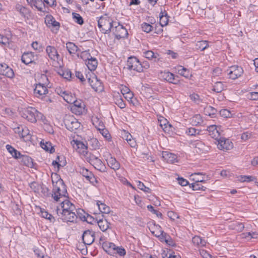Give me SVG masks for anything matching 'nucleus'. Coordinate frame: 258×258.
Returning a JSON list of instances; mask_svg holds the SVG:
<instances>
[{"label": "nucleus", "mask_w": 258, "mask_h": 258, "mask_svg": "<svg viewBox=\"0 0 258 258\" xmlns=\"http://www.w3.org/2000/svg\"><path fill=\"white\" fill-rule=\"evenodd\" d=\"M21 116L32 123H35L37 119H43V115L35 108L28 107L22 108L20 111Z\"/></svg>", "instance_id": "1"}, {"label": "nucleus", "mask_w": 258, "mask_h": 258, "mask_svg": "<svg viewBox=\"0 0 258 258\" xmlns=\"http://www.w3.org/2000/svg\"><path fill=\"white\" fill-rule=\"evenodd\" d=\"M52 182L53 184V188L52 189V197L54 200L56 202H58L61 198H67L68 197L67 187L63 180L59 178L56 182L55 184L53 180Z\"/></svg>", "instance_id": "2"}, {"label": "nucleus", "mask_w": 258, "mask_h": 258, "mask_svg": "<svg viewBox=\"0 0 258 258\" xmlns=\"http://www.w3.org/2000/svg\"><path fill=\"white\" fill-rule=\"evenodd\" d=\"M117 23L113 21L108 17L102 16L98 20V26L102 33L108 34L112 29L113 25Z\"/></svg>", "instance_id": "3"}, {"label": "nucleus", "mask_w": 258, "mask_h": 258, "mask_svg": "<svg viewBox=\"0 0 258 258\" xmlns=\"http://www.w3.org/2000/svg\"><path fill=\"white\" fill-rule=\"evenodd\" d=\"M64 123L66 128L71 132H75L78 129L81 123L73 116H66L64 119Z\"/></svg>", "instance_id": "4"}, {"label": "nucleus", "mask_w": 258, "mask_h": 258, "mask_svg": "<svg viewBox=\"0 0 258 258\" xmlns=\"http://www.w3.org/2000/svg\"><path fill=\"white\" fill-rule=\"evenodd\" d=\"M81 57L83 58L86 57V64L88 69L91 71H94L97 66V60L94 57H92L90 54L87 51H83L81 53Z\"/></svg>", "instance_id": "5"}, {"label": "nucleus", "mask_w": 258, "mask_h": 258, "mask_svg": "<svg viewBox=\"0 0 258 258\" xmlns=\"http://www.w3.org/2000/svg\"><path fill=\"white\" fill-rule=\"evenodd\" d=\"M114 25H113L112 31L115 35V37L118 40L126 38L128 34L126 28L120 25L119 23H117V26Z\"/></svg>", "instance_id": "6"}, {"label": "nucleus", "mask_w": 258, "mask_h": 258, "mask_svg": "<svg viewBox=\"0 0 258 258\" xmlns=\"http://www.w3.org/2000/svg\"><path fill=\"white\" fill-rule=\"evenodd\" d=\"M126 66L129 70H134L138 72H142L141 63L136 57H129L126 62Z\"/></svg>", "instance_id": "7"}, {"label": "nucleus", "mask_w": 258, "mask_h": 258, "mask_svg": "<svg viewBox=\"0 0 258 258\" xmlns=\"http://www.w3.org/2000/svg\"><path fill=\"white\" fill-rule=\"evenodd\" d=\"M76 210L75 206L72 204L68 199H65L61 202L60 208H57L56 213L58 216H60L59 213L61 212H67V211H73Z\"/></svg>", "instance_id": "8"}, {"label": "nucleus", "mask_w": 258, "mask_h": 258, "mask_svg": "<svg viewBox=\"0 0 258 258\" xmlns=\"http://www.w3.org/2000/svg\"><path fill=\"white\" fill-rule=\"evenodd\" d=\"M216 142L217 147L219 150L227 151L233 148V143L229 139L220 138Z\"/></svg>", "instance_id": "9"}, {"label": "nucleus", "mask_w": 258, "mask_h": 258, "mask_svg": "<svg viewBox=\"0 0 258 258\" xmlns=\"http://www.w3.org/2000/svg\"><path fill=\"white\" fill-rule=\"evenodd\" d=\"M230 78L235 80L240 77L243 73L242 68L238 66H232L227 70Z\"/></svg>", "instance_id": "10"}, {"label": "nucleus", "mask_w": 258, "mask_h": 258, "mask_svg": "<svg viewBox=\"0 0 258 258\" xmlns=\"http://www.w3.org/2000/svg\"><path fill=\"white\" fill-rule=\"evenodd\" d=\"M72 112L76 115H81L85 112V105L81 100H75L71 107Z\"/></svg>", "instance_id": "11"}, {"label": "nucleus", "mask_w": 258, "mask_h": 258, "mask_svg": "<svg viewBox=\"0 0 258 258\" xmlns=\"http://www.w3.org/2000/svg\"><path fill=\"white\" fill-rule=\"evenodd\" d=\"M59 218L65 222H74L77 219V216L75 211L61 212L59 213Z\"/></svg>", "instance_id": "12"}, {"label": "nucleus", "mask_w": 258, "mask_h": 258, "mask_svg": "<svg viewBox=\"0 0 258 258\" xmlns=\"http://www.w3.org/2000/svg\"><path fill=\"white\" fill-rule=\"evenodd\" d=\"M160 77L162 80H165L170 83L178 84L179 82V80L177 79L178 77L177 76H175L173 74L169 72H161Z\"/></svg>", "instance_id": "13"}, {"label": "nucleus", "mask_w": 258, "mask_h": 258, "mask_svg": "<svg viewBox=\"0 0 258 258\" xmlns=\"http://www.w3.org/2000/svg\"><path fill=\"white\" fill-rule=\"evenodd\" d=\"M88 82L92 88L95 91H101L103 89L102 82L98 80L97 77L93 74L91 78H88Z\"/></svg>", "instance_id": "14"}, {"label": "nucleus", "mask_w": 258, "mask_h": 258, "mask_svg": "<svg viewBox=\"0 0 258 258\" xmlns=\"http://www.w3.org/2000/svg\"><path fill=\"white\" fill-rule=\"evenodd\" d=\"M82 240L85 244H91L95 240V232L90 230L85 231L82 235Z\"/></svg>", "instance_id": "15"}, {"label": "nucleus", "mask_w": 258, "mask_h": 258, "mask_svg": "<svg viewBox=\"0 0 258 258\" xmlns=\"http://www.w3.org/2000/svg\"><path fill=\"white\" fill-rule=\"evenodd\" d=\"M0 74L9 78H13L14 77L13 69L5 63H0Z\"/></svg>", "instance_id": "16"}, {"label": "nucleus", "mask_w": 258, "mask_h": 258, "mask_svg": "<svg viewBox=\"0 0 258 258\" xmlns=\"http://www.w3.org/2000/svg\"><path fill=\"white\" fill-rule=\"evenodd\" d=\"M46 51L49 56V57L54 61H57L59 57L56 48L52 46L48 45L46 47Z\"/></svg>", "instance_id": "17"}, {"label": "nucleus", "mask_w": 258, "mask_h": 258, "mask_svg": "<svg viewBox=\"0 0 258 258\" xmlns=\"http://www.w3.org/2000/svg\"><path fill=\"white\" fill-rule=\"evenodd\" d=\"M115 246L114 243L108 241L103 242L102 244L104 250L111 255H114L115 253Z\"/></svg>", "instance_id": "18"}, {"label": "nucleus", "mask_w": 258, "mask_h": 258, "mask_svg": "<svg viewBox=\"0 0 258 258\" xmlns=\"http://www.w3.org/2000/svg\"><path fill=\"white\" fill-rule=\"evenodd\" d=\"M75 144L76 145L77 148L76 150L80 154L85 155L88 154V146L87 144H85V143L79 141H74Z\"/></svg>", "instance_id": "19"}, {"label": "nucleus", "mask_w": 258, "mask_h": 258, "mask_svg": "<svg viewBox=\"0 0 258 258\" xmlns=\"http://www.w3.org/2000/svg\"><path fill=\"white\" fill-rule=\"evenodd\" d=\"M207 131L209 132V135L211 138L214 139L216 141L220 138V134L217 130V127L215 125H209L207 127Z\"/></svg>", "instance_id": "20"}, {"label": "nucleus", "mask_w": 258, "mask_h": 258, "mask_svg": "<svg viewBox=\"0 0 258 258\" xmlns=\"http://www.w3.org/2000/svg\"><path fill=\"white\" fill-rule=\"evenodd\" d=\"M154 227H155L158 231H152L151 228H149L151 232L152 233V234L155 235L156 237H159L160 236H161V238H164L165 240L166 243L168 242V239L169 238V236L167 235V234L165 232H164L163 231L161 230V227L159 225H154Z\"/></svg>", "instance_id": "21"}, {"label": "nucleus", "mask_w": 258, "mask_h": 258, "mask_svg": "<svg viewBox=\"0 0 258 258\" xmlns=\"http://www.w3.org/2000/svg\"><path fill=\"white\" fill-rule=\"evenodd\" d=\"M34 53L32 52H25L21 57L22 61L26 64L32 63L34 60Z\"/></svg>", "instance_id": "22"}, {"label": "nucleus", "mask_w": 258, "mask_h": 258, "mask_svg": "<svg viewBox=\"0 0 258 258\" xmlns=\"http://www.w3.org/2000/svg\"><path fill=\"white\" fill-rule=\"evenodd\" d=\"M34 92L36 95H38L37 97H39L47 94L48 89L44 85L41 84H38L35 86Z\"/></svg>", "instance_id": "23"}, {"label": "nucleus", "mask_w": 258, "mask_h": 258, "mask_svg": "<svg viewBox=\"0 0 258 258\" xmlns=\"http://www.w3.org/2000/svg\"><path fill=\"white\" fill-rule=\"evenodd\" d=\"M162 157L168 163H174L177 161L176 156L174 154L168 152H163L162 153Z\"/></svg>", "instance_id": "24"}, {"label": "nucleus", "mask_w": 258, "mask_h": 258, "mask_svg": "<svg viewBox=\"0 0 258 258\" xmlns=\"http://www.w3.org/2000/svg\"><path fill=\"white\" fill-rule=\"evenodd\" d=\"M19 159H20V162L24 165L30 168H32L34 166L32 159L27 155H21V157Z\"/></svg>", "instance_id": "25"}, {"label": "nucleus", "mask_w": 258, "mask_h": 258, "mask_svg": "<svg viewBox=\"0 0 258 258\" xmlns=\"http://www.w3.org/2000/svg\"><path fill=\"white\" fill-rule=\"evenodd\" d=\"M92 165H93L95 169L101 171V172H105L106 167L102 162V161L99 159L98 157L96 159L94 160L93 161L90 163Z\"/></svg>", "instance_id": "26"}, {"label": "nucleus", "mask_w": 258, "mask_h": 258, "mask_svg": "<svg viewBox=\"0 0 258 258\" xmlns=\"http://www.w3.org/2000/svg\"><path fill=\"white\" fill-rule=\"evenodd\" d=\"M6 148L8 151L15 159H19L20 158V157H21L22 154H21V153L19 151H17L16 149H15L11 145H6Z\"/></svg>", "instance_id": "27"}, {"label": "nucleus", "mask_w": 258, "mask_h": 258, "mask_svg": "<svg viewBox=\"0 0 258 258\" xmlns=\"http://www.w3.org/2000/svg\"><path fill=\"white\" fill-rule=\"evenodd\" d=\"M33 6L35 7L39 11L44 13H47V8H45L44 3L42 0H37L33 3Z\"/></svg>", "instance_id": "28"}, {"label": "nucleus", "mask_w": 258, "mask_h": 258, "mask_svg": "<svg viewBox=\"0 0 258 258\" xmlns=\"http://www.w3.org/2000/svg\"><path fill=\"white\" fill-rule=\"evenodd\" d=\"M97 223L100 229L103 232L110 228V223L106 219H100L97 221Z\"/></svg>", "instance_id": "29"}, {"label": "nucleus", "mask_w": 258, "mask_h": 258, "mask_svg": "<svg viewBox=\"0 0 258 258\" xmlns=\"http://www.w3.org/2000/svg\"><path fill=\"white\" fill-rule=\"evenodd\" d=\"M66 48L69 53L71 55L75 54L77 52L80 51L77 46L71 42H68L66 43Z\"/></svg>", "instance_id": "30"}, {"label": "nucleus", "mask_w": 258, "mask_h": 258, "mask_svg": "<svg viewBox=\"0 0 258 258\" xmlns=\"http://www.w3.org/2000/svg\"><path fill=\"white\" fill-rule=\"evenodd\" d=\"M40 146L42 149L47 152H49L50 153H53L55 151L54 147L52 146V144L50 142H44V141H41L40 143Z\"/></svg>", "instance_id": "31"}, {"label": "nucleus", "mask_w": 258, "mask_h": 258, "mask_svg": "<svg viewBox=\"0 0 258 258\" xmlns=\"http://www.w3.org/2000/svg\"><path fill=\"white\" fill-rule=\"evenodd\" d=\"M45 22L47 25H49V26H52L53 27H59L60 25L59 23L56 21L54 18L51 15L46 16Z\"/></svg>", "instance_id": "32"}, {"label": "nucleus", "mask_w": 258, "mask_h": 258, "mask_svg": "<svg viewBox=\"0 0 258 258\" xmlns=\"http://www.w3.org/2000/svg\"><path fill=\"white\" fill-rule=\"evenodd\" d=\"M144 56L146 58L148 59H154L155 61H159L160 58L159 57V55L158 53H155L151 50L146 51L144 52Z\"/></svg>", "instance_id": "33"}, {"label": "nucleus", "mask_w": 258, "mask_h": 258, "mask_svg": "<svg viewBox=\"0 0 258 258\" xmlns=\"http://www.w3.org/2000/svg\"><path fill=\"white\" fill-rule=\"evenodd\" d=\"M107 163L109 166L114 170L118 169L120 167V164L119 162H117L114 158L112 157L108 159Z\"/></svg>", "instance_id": "34"}, {"label": "nucleus", "mask_w": 258, "mask_h": 258, "mask_svg": "<svg viewBox=\"0 0 258 258\" xmlns=\"http://www.w3.org/2000/svg\"><path fill=\"white\" fill-rule=\"evenodd\" d=\"M204 112L206 115H209L210 117L213 118L215 117V115L217 112V110L214 107L211 106H208L204 108Z\"/></svg>", "instance_id": "35"}, {"label": "nucleus", "mask_w": 258, "mask_h": 258, "mask_svg": "<svg viewBox=\"0 0 258 258\" xmlns=\"http://www.w3.org/2000/svg\"><path fill=\"white\" fill-rule=\"evenodd\" d=\"M97 205L98 207L99 211L102 213L108 214L110 212V208L109 207L106 205L105 204L101 203L100 201L97 202Z\"/></svg>", "instance_id": "36"}, {"label": "nucleus", "mask_w": 258, "mask_h": 258, "mask_svg": "<svg viewBox=\"0 0 258 258\" xmlns=\"http://www.w3.org/2000/svg\"><path fill=\"white\" fill-rule=\"evenodd\" d=\"M160 17V24L162 27L167 25L168 22V18L167 13L164 11H161L159 15Z\"/></svg>", "instance_id": "37"}, {"label": "nucleus", "mask_w": 258, "mask_h": 258, "mask_svg": "<svg viewBox=\"0 0 258 258\" xmlns=\"http://www.w3.org/2000/svg\"><path fill=\"white\" fill-rule=\"evenodd\" d=\"M114 101L119 108L123 109L125 107V103L119 94L114 97Z\"/></svg>", "instance_id": "38"}, {"label": "nucleus", "mask_w": 258, "mask_h": 258, "mask_svg": "<svg viewBox=\"0 0 258 258\" xmlns=\"http://www.w3.org/2000/svg\"><path fill=\"white\" fill-rule=\"evenodd\" d=\"M209 47L208 41L206 40H202L198 41L195 45L197 49H200L201 51L205 50Z\"/></svg>", "instance_id": "39"}, {"label": "nucleus", "mask_w": 258, "mask_h": 258, "mask_svg": "<svg viewBox=\"0 0 258 258\" xmlns=\"http://www.w3.org/2000/svg\"><path fill=\"white\" fill-rule=\"evenodd\" d=\"M192 241L195 245L199 246H204L206 244V241L199 236H195Z\"/></svg>", "instance_id": "40"}, {"label": "nucleus", "mask_w": 258, "mask_h": 258, "mask_svg": "<svg viewBox=\"0 0 258 258\" xmlns=\"http://www.w3.org/2000/svg\"><path fill=\"white\" fill-rule=\"evenodd\" d=\"M16 9L23 17H26L29 13V11L27 8L20 5H16Z\"/></svg>", "instance_id": "41"}, {"label": "nucleus", "mask_w": 258, "mask_h": 258, "mask_svg": "<svg viewBox=\"0 0 258 258\" xmlns=\"http://www.w3.org/2000/svg\"><path fill=\"white\" fill-rule=\"evenodd\" d=\"M189 186L191 187L194 190H202L205 191L207 188L206 187L203 186L201 183H199V181H196L192 183Z\"/></svg>", "instance_id": "42"}, {"label": "nucleus", "mask_w": 258, "mask_h": 258, "mask_svg": "<svg viewBox=\"0 0 258 258\" xmlns=\"http://www.w3.org/2000/svg\"><path fill=\"white\" fill-rule=\"evenodd\" d=\"M224 90V85L221 82H217L213 86V90L217 93L221 92Z\"/></svg>", "instance_id": "43"}, {"label": "nucleus", "mask_w": 258, "mask_h": 258, "mask_svg": "<svg viewBox=\"0 0 258 258\" xmlns=\"http://www.w3.org/2000/svg\"><path fill=\"white\" fill-rule=\"evenodd\" d=\"M73 18L75 22L79 25H83L84 24V20L80 14L76 13H73Z\"/></svg>", "instance_id": "44"}, {"label": "nucleus", "mask_w": 258, "mask_h": 258, "mask_svg": "<svg viewBox=\"0 0 258 258\" xmlns=\"http://www.w3.org/2000/svg\"><path fill=\"white\" fill-rule=\"evenodd\" d=\"M191 123L194 125H198L201 124L202 121V118L200 114H196L191 118Z\"/></svg>", "instance_id": "45"}, {"label": "nucleus", "mask_w": 258, "mask_h": 258, "mask_svg": "<svg viewBox=\"0 0 258 258\" xmlns=\"http://www.w3.org/2000/svg\"><path fill=\"white\" fill-rule=\"evenodd\" d=\"M178 73L181 76L185 78H188L189 76V71L187 69L182 66L178 67Z\"/></svg>", "instance_id": "46"}, {"label": "nucleus", "mask_w": 258, "mask_h": 258, "mask_svg": "<svg viewBox=\"0 0 258 258\" xmlns=\"http://www.w3.org/2000/svg\"><path fill=\"white\" fill-rule=\"evenodd\" d=\"M64 158L63 156H57L56 158V160L53 161L52 164L54 166L56 165L58 168H59L60 167H63L64 166L66 165V161L63 162L62 164L60 163H59V159H64Z\"/></svg>", "instance_id": "47"}, {"label": "nucleus", "mask_w": 258, "mask_h": 258, "mask_svg": "<svg viewBox=\"0 0 258 258\" xmlns=\"http://www.w3.org/2000/svg\"><path fill=\"white\" fill-rule=\"evenodd\" d=\"M41 213L42 217L49 220L51 222H54L55 221L54 217H53V216L51 214L48 213L47 212L41 210Z\"/></svg>", "instance_id": "48"}, {"label": "nucleus", "mask_w": 258, "mask_h": 258, "mask_svg": "<svg viewBox=\"0 0 258 258\" xmlns=\"http://www.w3.org/2000/svg\"><path fill=\"white\" fill-rule=\"evenodd\" d=\"M76 211L77 212V218L79 217L82 221H85L87 214L81 209H79L78 210H76Z\"/></svg>", "instance_id": "49"}, {"label": "nucleus", "mask_w": 258, "mask_h": 258, "mask_svg": "<svg viewBox=\"0 0 258 258\" xmlns=\"http://www.w3.org/2000/svg\"><path fill=\"white\" fill-rule=\"evenodd\" d=\"M141 28L142 30L146 33H150L153 29V27L151 25L145 22L141 25Z\"/></svg>", "instance_id": "50"}, {"label": "nucleus", "mask_w": 258, "mask_h": 258, "mask_svg": "<svg viewBox=\"0 0 258 258\" xmlns=\"http://www.w3.org/2000/svg\"><path fill=\"white\" fill-rule=\"evenodd\" d=\"M137 183H138L137 186L139 189L143 190L145 192H147V193L151 192V189L148 187H146L143 182H142L140 181H138L137 182Z\"/></svg>", "instance_id": "51"}, {"label": "nucleus", "mask_w": 258, "mask_h": 258, "mask_svg": "<svg viewBox=\"0 0 258 258\" xmlns=\"http://www.w3.org/2000/svg\"><path fill=\"white\" fill-rule=\"evenodd\" d=\"M194 146L196 148L198 149L200 151H204L205 149V145L204 143L200 141L195 142Z\"/></svg>", "instance_id": "52"}, {"label": "nucleus", "mask_w": 258, "mask_h": 258, "mask_svg": "<svg viewBox=\"0 0 258 258\" xmlns=\"http://www.w3.org/2000/svg\"><path fill=\"white\" fill-rule=\"evenodd\" d=\"M244 228V224L242 223L236 222L233 224V229L238 232L242 231Z\"/></svg>", "instance_id": "53"}, {"label": "nucleus", "mask_w": 258, "mask_h": 258, "mask_svg": "<svg viewBox=\"0 0 258 258\" xmlns=\"http://www.w3.org/2000/svg\"><path fill=\"white\" fill-rule=\"evenodd\" d=\"M186 134L191 136H196L197 134L199 135L200 134V131H197L194 127H190L186 131Z\"/></svg>", "instance_id": "54"}, {"label": "nucleus", "mask_w": 258, "mask_h": 258, "mask_svg": "<svg viewBox=\"0 0 258 258\" xmlns=\"http://www.w3.org/2000/svg\"><path fill=\"white\" fill-rule=\"evenodd\" d=\"M147 209L151 212L153 213L154 214H156L158 217L162 218V213L160 212L155 210L154 207L152 205L147 206Z\"/></svg>", "instance_id": "55"}, {"label": "nucleus", "mask_w": 258, "mask_h": 258, "mask_svg": "<svg viewBox=\"0 0 258 258\" xmlns=\"http://www.w3.org/2000/svg\"><path fill=\"white\" fill-rule=\"evenodd\" d=\"M84 156L86 157V160L90 163H91L92 162V161H93L94 160L96 159L98 157L96 155H95L92 153H89L88 152V154L85 155Z\"/></svg>", "instance_id": "56"}, {"label": "nucleus", "mask_w": 258, "mask_h": 258, "mask_svg": "<svg viewBox=\"0 0 258 258\" xmlns=\"http://www.w3.org/2000/svg\"><path fill=\"white\" fill-rule=\"evenodd\" d=\"M115 254L117 253L118 255H119L120 256H121L125 255L126 251H125V250L124 249V248H123V247L115 246Z\"/></svg>", "instance_id": "57"}, {"label": "nucleus", "mask_w": 258, "mask_h": 258, "mask_svg": "<svg viewBox=\"0 0 258 258\" xmlns=\"http://www.w3.org/2000/svg\"><path fill=\"white\" fill-rule=\"evenodd\" d=\"M80 173L86 178V179L88 178L90 175L92 173L86 168H81L80 171Z\"/></svg>", "instance_id": "58"}, {"label": "nucleus", "mask_w": 258, "mask_h": 258, "mask_svg": "<svg viewBox=\"0 0 258 258\" xmlns=\"http://www.w3.org/2000/svg\"><path fill=\"white\" fill-rule=\"evenodd\" d=\"M93 124L95 125L98 131H101V129L102 128L103 130L105 128L103 122L98 118H97V120L95 121V123H93Z\"/></svg>", "instance_id": "59"}, {"label": "nucleus", "mask_w": 258, "mask_h": 258, "mask_svg": "<svg viewBox=\"0 0 258 258\" xmlns=\"http://www.w3.org/2000/svg\"><path fill=\"white\" fill-rule=\"evenodd\" d=\"M220 114L221 116L225 118L230 117L231 115L230 111L226 109H221L220 111Z\"/></svg>", "instance_id": "60"}, {"label": "nucleus", "mask_w": 258, "mask_h": 258, "mask_svg": "<svg viewBox=\"0 0 258 258\" xmlns=\"http://www.w3.org/2000/svg\"><path fill=\"white\" fill-rule=\"evenodd\" d=\"M97 221L98 220L97 219H95L88 214H87L86 218L85 220V221L91 224H93L94 222H97Z\"/></svg>", "instance_id": "61"}, {"label": "nucleus", "mask_w": 258, "mask_h": 258, "mask_svg": "<svg viewBox=\"0 0 258 258\" xmlns=\"http://www.w3.org/2000/svg\"><path fill=\"white\" fill-rule=\"evenodd\" d=\"M72 74L70 70L64 71L62 74V76L67 80H70L72 78Z\"/></svg>", "instance_id": "62"}, {"label": "nucleus", "mask_w": 258, "mask_h": 258, "mask_svg": "<svg viewBox=\"0 0 258 258\" xmlns=\"http://www.w3.org/2000/svg\"><path fill=\"white\" fill-rule=\"evenodd\" d=\"M32 47L35 49L39 51L42 50V45L39 44L37 41L33 42L32 43Z\"/></svg>", "instance_id": "63"}, {"label": "nucleus", "mask_w": 258, "mask_h": 258, "mask_svg": "<svg viewBox=\"0 0 258 258\" xmlns=\"http://www.w3.org/2000/svg\"><path fill=\"white\" fill-rule=\"evenodd\" d=\"M34 252L38 258H42V257L45 256L43 253L42 252V250L39 248H35Z\"/></svg>", "instance_id": "64"}]
</instances>
